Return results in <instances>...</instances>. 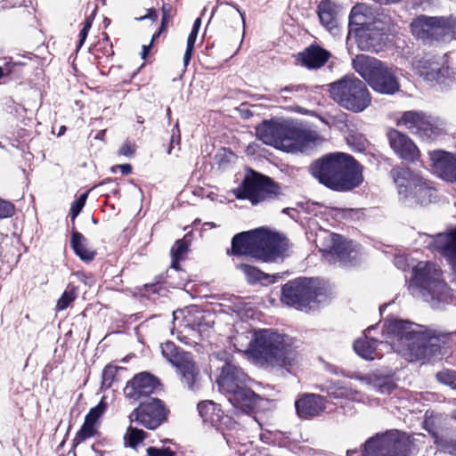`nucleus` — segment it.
<instances>
[{
    "instance_id": "nucleus-2",
    "label": "nucleus",
    "mask_w": 456,
    "mask_h": 456,
    "mask_svg": "<svg viewBox=\"0 0 456 456\" xmlns=\"http://www.w3.org/2000/svg\"><path fill=\"white\" fill-rule=\"evenodd\" d=\"M247 358L265 368H279L290 371L300 362L296 340L273 329H257L251 334Z\"/></svg>"
},
{
    "instance_id": "nucleus-49",
    "label": "nucleus",
    "mask_w": 456,
    "mask_h": 456,
    "mask_svg": "<svg viewBox=\"0 0 456 456\" xmlns=\"http://www.w3.org/2000/svg\"><path fill=\"white\" fill-rule=\"evenodd\" d=\"M437 380L440 383L448 385L450 387L456 386V373L452 370H443L436 374Z\"/></svg>"
},
{
    "instance_id": "nucleus-43",
    "label": "nucleus",
    "mask_w": 456,
    "mask_h": 456,
    "mask_svg": "<svg viewBox=\"0 0 456 456\" xmlns=\"http://www.w3.org/2000/svg\"><path fill=\"white\" fill-rule=\"evenodd\" d=\"M147 436L146 432L132 426L128 427L125 438L127 440L129 446L135 448Z\"/></svg>"
},
{
    "instance_id": "nucleus-9",
    "label": "nucleus",
    "mask_w": 456,
    "mask_h": 456,
    "mask_svg": "<svg viewBox=\"0 0 456 456\" xmlns=\"http://www.w3.org/2000/svg\"><path fill=\"white\" fill-rule=\"evenodd\" d=\"M315 243L322 257L330 264H353L360 254L357 244L326 230L316 234Z\"/></svg>"
},
{
    "instance_id": "nucleus-64",
    "label": "nucleus",
    "mask_w": 456,
    "mask_h": 456,
    "mask_svg": "<svg viewBox=\"0 0 456 456\" xmlns=\"http://www.w3.org/2000/svg\"><path fill=\"white\" fill-rule=\"evenodd\" d=\"M120 171H131L132 167L129 164H123L117 167Z\"/></svg>"
},
{
    "instance_id": "nucleus-24",
    "label": "nucleus",
    "mask_w": 456,
    "mask_h": 456,
    "mask_svg": "<svg viewBox=\"0 0 456 456\" xmlns=\"http://www.w3.org/2000/svg\"><path fill=\"white\" fill-rule=\"evenodd\" d=\"M428 246L437 250L449 261L456 275V230L446 233H438L436 236H426Z\"/></svg>"
},
{
    "instance_id": "nucleus-20",
    "label": "nucleus",
    "mask_w": 456,
    "mask_h": 456,
    "mask_svg": "<svg viewBox=\"0 0 456 456\" xmlns=\"http://www.w3.org/2000/svg\"><path fill=\"white\" fill-rule=\"evenodd\" d=\"M354 158L345 152L327 153L311 165V171H359Z\"/></svg>"
},
{
    "instance_id": "nucleus-30",
    "label": "nucleus",
    "mask_w": 456,
    "mask_h": 456,
    "mask_svg": "<svg viewBox=\"0 0 456 456\" xmlns=\"http://www.w3.org/2000/svg\"><path fill=\"white\" fill-rule=\"evenodd\" d=\"M446 122L438 117L426 116L419 136L424 140H434L445 134Z\"/></svg>"
},
{
    "instance_id": "nucleus-8",
    "label": "nucleus",
    "mask_w": 456,
    "mask_h": 456,
    "mask_svg": "<svg viewBox=\"0 0 456 456\" xmlns=\"http://www.w3.org/2000/svg\"><path fill=\"white\" fill-rule=\"evenodd\" d=\"M331 98L343 108L362 112L371 102V96L366 86L354 76H346L330 85Z\"/></svg>"
},
{
    "instance_id": "nucleus-29",
    "label": "nucleus",
    "mask_w": 456,
    "mask_h": 456,
    "mask_svg": "<svg viewBox=\"0 0 456 456\" xmlns=\"http://www.w3.org/2000/svg\"><path fill=\"white\" fill-rule=\"evenodd\" d=\"M330 53L319 46H310L304 52L298 53L297 61L309 69H317L324 65L328 61Z\"/></svg>"
},
{
    "instance_id": "nucleus-35",
    "label": "nucleus",
    "mask_w": 456,
    "mask_h": 456,
    "mask_svg": "<svg viewBox=\"0 0 456 456\" xmlns=\"http://www.w3.org/2000/svg\"><path fill=\"white\" fill-rule=\"evenodd\" d=\"M426 116L421 111H405L398 119L397 125L403 126L411 133L419 134Z\"/></svg>"
},
{
    "instance_id": "nucleus-40",
    "label": "nucleus",
    "mask_w": 456,
    "mask_h": 456,
    "mask_svg": "<svg viewBox=\"0 0 456 456\" xmlns=\"http://www.w3.org/2000/svg\"><path fill=\"white\" fill-rule=\"evenodd\" d=\"M346 141L352 149L357 151H364L368 145V140L365 135L354 129L348 131Z\"/></svg>"
},
{
    "instance_id": "nucleus-4",
    "label": "nucleus",
    "mask_w": 456,
    "mask_h": 456,
    "mask_svg": "<svg viewBox=\"0 0 456 456\" xmlns=\"http://www.w3.org/2000/svg\"><path fill=\"white\" fill-rule=\"evenodd\" d=\"M393 27L389 16L378 13L373 15L371 9L360 4L354 6L349 16V33L355 30L357 44L362 50L379 52L386 45L388 34Z\"/></svg>"
},
{
    "instance_id": "nucleus-18",
    "label": "nucleus",
    "mask_w": 456,
    "mask_h": 456,
    "mask_svg": "<svg viewBox=\"0 0 456 456\" xmlns=\"http://www.w3.org/2000/svg\"><path fill=\"white\" fill-rule=\"evenodd\" d=\"M413 68L420 77L429 82L448 85L453 78L454 73L449 66L445 65L444 57L425 55L414 61Z\"/></svg>"
},
{
    "instance_id": "nucleus-23",
    "label": "nucleus",
    "mask_w": 456,
    "mask_h": 456,
    "mask_svg": "<svg viewBox=\"0 0 456 456\" xmlns=\"http://www.w3.org/2000/svg\"><path fill=\"white\" fill-rule=\"evenodd\" d=\"M288 125L273 121H265L256 128L257 138L264 143L284 151Z\"/></svg>"
},
{
    "instance_id": "nucleus-59",
    "label": "nucleus",
    "mask_w": 456,
    "mask_h": 456,
    "mask_svg": "<svg viewBox=\"0 0 456 456\" xmlns=\"http://www.w3.org/2000/svg\"><path fill=\"white\" fill-rule=\"evenodd\" d=\"M77 279L86 286H93L95 282L94 278L91 274L78 273L76 274Z\"/></svg>"
},
{
    "instance_id": "nucleus-61",
    "label": "nucleus",
    "mask_w": 456,
    "mask_h": 456,
    "mask_svg": "<svg viewBox=\"0 0 456 456\" xmlns=\"http://www.w3.org/2000/svg\"><path fill=\"white\" fill-rule=\"evenodd\" d=\"M179 143H180V137L179 135L177 137H175V134L172 135V138H171V141H170V144L167 148V154H172L173 152V150L175 149V145L176 146H179Z\"/></svg>"
},
{
    "instance_id": "nucleus-39",
    "label": "nucleus",
    "mask_w": 456,
    "mask_h": 456,
    "mask_svg": "<svg viewBox=\"0 0 456 456\" xmlns=\"http://www.w3.org/2000/svg\"><path fill=\"white\" fill-rule=\"evenodd\" d=\"M238 160V157L230 150L220 149L215 155V161L218 169L233 168L234 164Z\"/></svg>"
},
{
    "instance_id": "nucleus-17",
    "label": "nucleus",
    "mask_w": 456,
    "mask_h": 456,
    "mask_svg": "<svg viewBox=\"0 0 456 456\" xmlns=\"http://www.w3.org/2000/svg\"><path fill=\"white\" fill-rule=\"evenodd\" d=\"M412 35L424 42L442 40L451 32V24L444 17L419 16L411 23Z\"/></svg>"
},
{
    "instance_id": "nucleus-36",
    "label": "nucleus",
    "mask_w": 456,
    "mask_h": 456,
    "mask_svg": "<svg viewBox=\"0 0 456 456\" xmlns=\"http://www.w3.org/2000/svg\"><path fill=\"white\" fill-rule=\"evenodd\" d=\"M71 247L76 255L84 261H91L95 256V252L87 248L86 238L78 232H72Z\"/></svg>"
},
{
    "instance_id": "nucleus-5",
    "label": "nucleus",
    "mask_w": 456,
    "mask_h": 456,
    "mask_svg": "<svg viewBox=\"0 0 456 456\" xmlns=\"http://www.w3.org/2000/svg\"><path fill=\"white\" fill-rule=\"evenodd\" d=\"M288 241L278 233L265 228L243 232L232 241L234 255H247L264 262H273L283 256Z\"/></svg>"
},
{
    "instance_id": "nucleus-12",
    "label": "nucleus",
    "mask_w": 456,
    "mask_h": 456,
    "mask_svg": "<svg viewBox=\"0 0 456 456\" xmlns=\"http://www.w3.org/2000/svg\"><path fill=\"white\" fill-rule=\"evenodd\" d=\"M393 180L400 200L407 205H427L434 198L436 189L419 173H395Z\"/></svg>"
},
{
    "instance_id": "nucleus-60",
    "label": "nucleus",
    "mask_w": 456,
    "mask_h": 456,
    "mask_svg": "<svg viewBox=\"0 0 456 456\" xmlns=\"http://www.w3.org/2000/svg\"><path fill=\"white\" fill-rule=\"evenodd\" d=\"M439 178L446 182L453 183L456 181V173H436Z\"/></svg>"
},
{
    "instance_id": "nucleus-15",
    "label": "nucleus",
    "mask_w": 456,
    "mask_h": 456,
    "mask_svg": "<svg viewBox=\"0 0 456 456\" xmlns=\"http://www.w3.org/2000/svg\"><path fill=\"white\" fill-rule=\"evenodd\" d=\"M173 315L175 326L183 329L182 332H198L202 338L208 335L214 323L210 313L201 311L196 306L175 311Z\"/></svg>"
},
{
    "instance_id": "nucleus-44",
    "label": "nucleus",
    "mask_w": 456,
    "mask_h": 456,
    "mask_svg": "<svg viewBox=\"0 0 456 456\" xmlns=\"http://www.w3.org/2000/svg\"><path fill=\"white\" fill-rule=\"evenodd\" d=\"M260 438L266 444H273L279 446H286L287 437L280 431H265L260 435Z\"/></svg>"
},
{
    "instance_id": "nucleus-27",
    "label": "nucleus",
    "mask_w": 456,
    "mask_h": 456,
    "mask_svg": "<svg viewBox=\"0 0 456 456\" xmlns=\"http://www.w3.org/2000/svg\"><path fill=\"white\" fill-rule=\"evenodd\" d=\"M351 379L359 380L366 387L380 394H389L395 388V383L390 377L381 376L376 373L362 375L361 373H354Z\"/></svg>"
},
{
    "instance_id": "nucleus-19",
    "label": "nucleus",
    "mask_w": 456,
    "mask_h": 456,
    "mask_svg": "<svg viewBox=\"0 0 456 456\" xmlns=\"http://www.w3.org/2000/svg\"><path fill=\"white\" fill-rule=\"evenodd\" d=\"M323 142L324 138L317 131L288 125L284 151L303 152L322 144Z\"/></svg>"
},
{
    "instance_id": "nucleus-33",
    "label": "nucleus",
    "mask_w": 456,
    "mask_h": 456,
    "mask_svg": "<svg viewBox=\"0 0 456 456\" xmlns=\"http://www.w3.org/2000/svg\"><path fill=\"white\" fill-rule=\"evenodd\" d=\"M354 349L359 356L365 360H373L382 356L378 348V341L368 339L366 335L363 338H359L354 342Z\"/></svg>"
},
{
    "instance_id": "nucleus-28",
    "label": "nucleus",
    "mask_w": 456,
    "mask_h": 456,
    "mask_svg": "<svg viewBox=\"0 0 456 456\" xmlns=\"http://www.w3.org/2000/svg\"><path fill=\"white\" fill-rule=\"evenodd\" d=\"M198 411L205 422H209L217 428L226 425L225 418L220 406L213 401H204L198 404Z\"/></svg>"
},
{
    "instance_id": "nucleus-62",
    "label": "nucleus",
    "mask_w": 456,
    "mask_h": 456,
    "mask_svg": "<svg viewBox=\"0 0 456 456\" xmlns=\"http://www.w3.org/2000/svg\"><path fill=\"white\" fill-rule=\"evenodd\" d=\"M157 18H158V14H157L156 11L153 9H150L148 11V13L145 16L141 17L140 20L151 19V20H157Z\"/></svg>"
},
{
    "instance_id": "nucleus-51",
    "label": "nucleus",
    "mask_w": 456,
    "mask_h": 456,
    "mask_svg": "<svg viewBox=\"0 0 456 456\" xmlns=\"http://www.w3.org/2000/svg\"><path fill=\"white\" fill-rule=\"evenodd\" d=\"M172 12V6L169 4H164L162 6V20H161V28L158 33H155L152 36V41H154L157 37H159V34L163 29H165L166 25L170 20Z\"/></svg>"
},
{
    "instance_id": "nucleus-38",
    "label": "nucleus",
    "mask_w": 456,
    "mask_h": 456,
    "mask_svg": "<svg viewBox=\"0 0 456 456\" xmlns=\"http://www.w3.org/2000/svg\"><path fill=\"white\" fill-rule=\"evenodd\" d=\"M256 329L246 328L241 332H237L232 338V342L236 350L242 352L247 356V351L248 350L251 343V334L256 331Z\"/></svg>"
},
{
    "instance_id": "nucleus-57",
    "label": "nucleus",
    "mask_w": 456,
    "mask_h": 456,
    "mask_svg": "<svg viewBox=\"0 0 456 456\" xmlns=\"http://www.w3.org/2000/svg\"><path fill=\"white\" fill-rule=\"evenodd\" d=\"M135 151V145L130 142H125L118 150L120 155L126 157L132 156Z\"/></svg>"
},
{
    "instance_id": "nucleus-45",
    "label": "nucleus",
    "mask_w": 456,
    "mask_h": 456,
    "mask_svg": "<svg viewBox=\"0 0 456 456\" xmlns=\"http://www.w3.org/2000/svg\"><path fill=\"white\" fill-rule=\"evenodd\" d=\"M96 435L97 427L94 426V424H91V422L85 420L83 426L76 435L75 441L77 443H81Z\"/></svg>"
},
{
    "instance_id": "nucleus-63",
    "label": "nucleus",
    "mask_w": 456,
    "mask_h": 456,
    "mask_svg": "<svg viewBox=\"0 0 456 456\" xmlns=\"http://www.w3.org/2000/svg\"><path fill=\"white\" fill-rule=\"evenodd\" d=\"M257 147V145L256 143H253V144H249L247 148V153L248 154H254L256 152V148Z\"/></svg>"
},
{
    "instance_id": "nucleus-54",
    "label": "nucleus",
    "mask_w": 456,
    "mask_h": 456,
    "mask_svg": "<svg viewBox=\"0 0 456 456\" xmlns=\"http://www.w3.org/2000/svg\"><path fill=\"white\" fill-rule=\"evenodd\" d=\"M305 92V87L303 86H289L280 90L281 96L283 98H288L287 94H299Z\"/></svg>"
},
{
    "instance_id": "nucleus-34",
    "label": "nucleus",
    "mask_w": 456,
    "mask_h": 456,
    "mask_svg": "<svg viewBox=\"0 0 456 456\" xmlns=\"http://www.w3.org/2000/svg\"><path fill=\"white\" fill-rule=\"evenodd\" d=\"M318 15L322 25L332 29L336 26V4L330 0L322 1L318 6Z\"/></svg>"
},
{
    "instance_id": "nucleus-37",
    "label": "nucleus",
    "mask_w": 456,
    "mask_h": 456,
    "mask_svg": "<svg viewBox=\"0 0 456 456\" xmlns=\"http://www.w3.org/2000/svg\"><path fill=\"white\" fill-rule=\"evenodd\" d=\"M326 392L330 397L338 399V398H344L348 399L352 401H359V392L347 387H343L338 384H331L330 385Z\"/></svg>"
},
{
    "instance_id": "nucleus-22",
    "label": "nucleus",
    "mask_w": 456,
    "mask_h": 456,
    "mask_svg": "<svg viewBox=\"0 0 456 456\" xmlns=\"http://www.w3.org/2000/svg\"><path fill=\"white\" fill-rule=\"evenodd\" d=\"M387 136L390 146L402 159L407 162L419 160L420 151L409 136L395 129L390 130Z\"/></svg>"
},
{
    "instance_id": "nucleus-52",
    "label": "nucleus",
    "mask_w": 456,
    "mask_h": 456,
    "mask_svg": "<svg viewBox=\"0 0 456 456\" xmlns=\"http://www.w3.org/2000/svg\"><path fill=\"white\" fill-rule=\"evenodd\" d=\"M117 368L111 365L106 366L102 371V385L110 387L117 374Z\"/></svg>"
},
{
    "instance_id": "nucleus-32",
    "label": "nucleus",
    "mask_w": 456,
    "mask_h": 456,
    "mask_svg": "<svg viewBox=\"0 0 456 456\" xmlns=\"http://www.w3.org/2000/svg\"><path fill=\"white\" fill-rule=\"evenodd\" d=\"M238 268L245 274L249 283L259 282L263 285H269L275 283L280 278H281L279 273L270 275L262 272L258 268L247 264H241Z\"/></svg>"
},
{
    "instance_id": "nucleus-31",
    "label": "nucleus",
    "mask_w": 456,
    "mask_h": 456,
    "mask_svg": "<svg viewBox=\"0 0 456 456\" xmlns=\"http://www.w3.org/2000/svg\"><path fill=\"white\" fill-rule=\"evenodd\" d=\"M431 167L436 171H456V155L443 150L428 152Z\"/></svg>"
},
{
    "instance_id": "nucleus-11",
    "label": "nucleus",
    "mask_w": 456,
    "mask_h": 456,
    "mask_svg": "<svg viewBox=\"0 0 456 456\" xmlns=\"http://www.w3.org/2000/svg\"><path fill=\"white\" fill-rule=\"evenodd\" d=\"M232 192L239 200H248L252 205L277 198L281 194L280 185L262 173H249L241 184Z\"/></svg>"
},
{
    "instance_id": "nucleus-3",
    "label": "nucleus",
    "mask_w": 456,
    "mask_h": 456,
    "mask_svg": "<svg viewBox=\"0 0 456 456\" xmlns=\"http://www.w3.org/2000/svg\"><path fill=\"white\" fill-rule=\"evenodd\" d=\"M249 378L240 367L225 362L216 378L219 391L224 394L230 403L238 411L248 412L272 410L273 401L263 398L248 387Z\"/></svg>"
},
{
    "instance_id": "nucleus-26",
    "label": "nucleus",
    "mask_w": 456,
    "mask_h": 456,
    "mask_svg": "<svg viewBox=\"0 0 456 456\" xmlns=\"http://www.w3.org/2000/svg\"><path fill=\"white\" fill-rule=\"evenodd\" d=\"M295 407L301 419L320 415L325 409V399L315 394H304L296 402Z\"/></svg>"
},
{
    "instance_id": "nucleus-46",
    "label": "nucleus",
    "mask_w": 456,
    "mask_h": 456,
    "mask_svg": "<svg viewBox=\"0 0 456 456\" xmlns=\"http://www.w3.org/2000/svg\"><path fill=\"white\" fill-rule=\"evenodd\" d=\"M106 410V403L102 400L95 407L92 408L86 414L85 420L91 422L97 427L100 418Z\"/></svg>"
},
{
    "instance_id": "nucleus-16",
    "label": "nucleus",
    "mask_w": 456,
    "mask_h": 456,
    "mask_svg": "<svg viewBox=\"0 0 456 456\" xmlns=\"http://www.w3.org/2000/svg\"><path fill=\"white\" fill-rule=\"evenodd\" d=\"M167 410L159 399L151 398L140 403L128 416L130 423H137L145 428L153 430L159 428L167 418Z\"/></svg>"
},
{
    "instance_id": "nucleus-14",
    "label": "nucleus",
    "mask_w": 456,
    "mask_h": 456,
    "mask_svg": "<svg viewBox=\"0 0 456 456\" xmlns=\"http://www.w3.org/2000/svg\"><path fill=\"white\" fill-rule=\"evenodd\" d=\"M161 353L176 368L185 384L192 388L200 371L191 354L169 341L161 345Z\"/></svg>"
},
{
    "instance_id": "nucleus-42",
    "label": "nucleus",
    "mask_w": 456,
    "mask_h": 456,
    "mask_svg": "<svg viewBox=\"0 0 456 456\" xmlns=\"http://www.w3.org/2000/svg\"><path fill=\"white\" fill-rule=\"evenodd\" d=\"M188 250L185 240H177L171 249L172 267L178 269L179 261L182 260Z\"/></svg>"
},
{
    "instance_id": "nucleus-56",
    "label": "nucleus",
    "mask_w": 456,
    "mask_h": 456,
    "mask_svg": "<svg viewBox=\"0 0 456 456\" xmlns=\"http://www.w3.org/2000/svg\"><path fill=\"white\" fill-rule=\"evenodd\" d=\"M441 447L444 452L456 456V439L444 441Z\"/></svg>"
},
{
    "instance_id": "nucleus-10",
    "label": "nucleus",
    "mask_w": 456,
    "mask_h": 456,
    "mask_svg": "<svg viewBox=\"0 0 456 456\" xmlns=\"http://www.w3.org/2000/svg\"><path fill=\"white\" fill-rule=\"evenodd\" d=\"M324 297L320 281L313 278H298L286 283L281 289V302L287 305L303 310L312 308L313 304L321 302Z\"/></svg>"
},
{
    "instance_id": "nucleus-58",
    "label": "nucleus",
    "mask_w": 456,
    "mask_h": 456,
    "mask_svg": "<svg viewBox=\"0 0 456 456\" xmlns=\"http://www.w3.org/2000/svg\"><path fill=\"white\" fill-rule=\"evenodd\" d=\"M323 207L320 205L317 202H307L305 204V211H307L309 214H313L314 216H317L320 213H322V209Z\"/></svg>"
},
{
    "instance_id": "nucleus-13",
    "label": "nucleus",
    "mask_w": 456,
    "mask_h": 456,
    "mask_svg": "<svg viewBox=\"0 0 456 456\" xmlns=\"http://www.w3.org/2000/svg\"><path fill=\"white\" fill-rule=\"evenodd\" d=\"M411 441L394 429L370 438L364 444L363 456H408Z\"/></svg>"
},
{
    "instance_id": "nucleus-25",
    "label": "nucleus",
    "mask_w": 456,
    "mask_h": 456,
    "mask_svg": "<svg viewBox=\"0 0 456 456\" xmlns=\"http://www.w3.org/2000/svg\"><path fill=\"white\" fill-rule=\"evenodd\" d=\"M157 385V379L152 375L142 372L127 382L124 393L128 399L137 401L142 396H147L153 393Z\"/></svg>"
},
{
    "instance_id": "nucleus-48",
    "label": "nucleus",
    "mask_w": 456,
    "mask_h": 456,
    "mask_svg": "<svg viewBox=\"0 0 456 456\" xmlns=\"http://www.w3.org/2000/svg\"><path fill=\"white\" fill-rule=\"evenodd\" d=\"M87 196L88 192L82 193L78 197V199L72 203L69 213L72 221H74L76 217L79 215V213L82 211L86 204Z\"/></svg>"
},
{
    "instance_id": "nucleus-21",
    "label": "nucleus",
    "mask_w": 456,
    "mask_h": 456,
    "mask_svg": "<svg viewBox=\"0 0 456 456\" xmlns=\"http://www.w3.org/2000/svg\"><path fill=\"white\" fill-rule=\"evenodd\" d=\"M313 176L327 188L337 191H350L363 182L362 173H312Z\"/></svg>"
},
{
    "instance_id": "nucleus-53",
    "label": "nucleus",
    "mask_w": 456,
    "mask_h": 456,
    "mask_svg": "<svg viewBox=\"0 0 456 456\" xmlns=\"http://www.w3.org/2000/svg\"><path fill=\"white\" fill-rule=\"evenodd\" d=\"M146 456H175V452L169 448L150 447L147 449Z\"/></svg>"
},
{
    "instance_id": "nucleus-55",
    "label": "nucleus",
    "mask_w": 456,
    "mask_h": 456,
    "mask_svg": "<svg viewBox=\"0 0 456 456\" xmlns=\"http://www.w3.org/2000/svg\"><path fill=\"white\" fill-rule=\"evenodd\" d=\"M92 22H93V20L90 18H87L86 20V21L84 22V27L79 33V45H78L79 47H81L82 45L85 43L86 37L88 35V32L92 27Z\"/></svg>"
},
{
    "instance_id": "nucleus-1",
    "label": "nucleus",
    "mask_w": 456,
    "mask_h": 456,
    "mask_svg": "<svg viewBox=\"0 0 456 456\" xmlns=\"http://www.w3.org/2000/svg\"><path fill=\"white\" fill-rule=\"evenodd\" d=\"M382 336L385 341H381L379 346H389L408 362L430 357L445 337L425 326L395 318L384 322Z\"/></svg>"
},
{
    "instance_id": "nucleus-41",
    "label": "nucleus",
    "mask_w": 456,
    "mask_h": 456,
    "mask_svg": "<svg viewBox=\"0 0 456 456\" xmlns=\"http://www.w3.org/2000/svg\"><path fill=\"white\" fill-rule=\"evenodd\" d=\"M77 288L73 285H69L66 290L62 293L57 301L56 310L63 311L69 306V305L77 298Z\"/></svg>"
},
{
    "instance_id": "nucleus-47",
    "label": "nucleus",
    "mask_w": 456,
    "mask_h": 456,
    "mask_svg": "<svg viewBox=\"0 0 456 456\" xmlns=\"http://www.w3.org/2000/svg\"><path fill=\"white\" fill-rule=\"evenodd\" d=\"M197 36H198V31H195V30L191 29V31L189 34V37L187 38L186 51H185V53H184V56H183V65H184V67H186L189 64V62H190V61L191 59V54H192V51H193V48H194V45H195V42H196Z\"/></svg>"
},
{
    "instance_id": "nucleus-6",
    "label": "nucleus",
    "mask_w": 456,
    "mask_h": 456,
    "mask_svg": "<svg viewBox=\"0 0 456 456\" xmlns=\"http://www.w3.org/2000/svg\"><path fill=\"white\" fill-rule=\"evenodd\" d=\"M408 289L412 296L422 297L433 308L452 302V293L442 278L441 269L432 262H419L413 267Z\"/></svg>"
},
{
    "instance_id": "nucleus-7",
    "label": "nucleus",
    "mask_w": 456,
    "mask_h": 456,
    "mask_svg": "<svg viewBox=\"0 0 456 456\" xmlns=\"http://www.w3.org/2000/svg\"><path fill=\"white\" fill-rule=\"evenodd\" d=\"M353 67L377 93L394 94L400 90L395 70L376 58L364 54L357 55L353 60Z\"/></svg>"
},
{
    "instance_id": "nucleus-50",
    "label": "nucleus",
    "mask_w": 456,
    "mask_h": 456,
    "mask_svg": "<svg viewBox=\"0 0 456 456\" xmlns=\"http://www.w3.org/2000/svg\"><path fill=\"white\" fill-rule=\"evenodd\" d=\"M14 213V204L9 200L0 198V219L11 217Z\"/></svg>"
}]
</instances>
